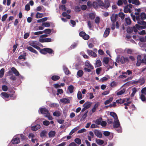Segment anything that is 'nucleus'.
Returning a JSON list of instances; mask_svg holds the SVG:
<instances>
[{"instance_id": "obj_1", "label": "nucleus", "mask_w": 146, "mask_h": 146, "mask_svg": "<svg viewBox=\"0 0 146 146\" xmlns=\"http://www.w3.org/2000/svg\"><path fill=\"white\" fill-rule=\"evenodd\" d=\"M105 3H104L102 1H101L98 3V4L100 6L102 7L105 8L107 9L110 6V3L108 1H106Z\"/></svg>"}, {"instance_id": "obj_2", "label": "nucleus", "mask_w": 146, "mask_h": 146, "mask_svg": "<svg viewBox=\"0 0 146 146\" xmlns=\"http://www.w3.org/2000/svg\"><path fill=\"white\" fill-rule=\"evenodd\" d=\"M135 33L137 32V24H136L135 26L133 27H129L127 28V32L129 33H131L133 31Z\"/></svg>"}, {"instance_id": "obj_3", "label": "nucleus", "mask_w": 146, "mask_h": 146, "mask_svg": "<svg viewBox=\"0 0 146 146\" xmlns=\"http://www.w3.org/2000/svg\"><path fill=\"white\" fill-rule=\"evenodd\" d=\"M79 36L85 40H88L90 38L89 36L83 31L80 32L79 33Z\"/></svg>"}, {"instance_id": "obj_4", "label": "nucleus", "mask_w": 146, "mask_h": 146, "mask_svg": "<svg viewBox=\"0 0 146 146\" xmlns=\"http://www.w3.org/2000/svg\"><path fill=\"white\" fill-rule=\"evenodd\" d=\"M129 59L128 57H124L122 56L120 58V62L121 64H125L126 62L128 63Z\"/></svg>"}, {"instance_id": "obj_5", "label": "nucleus", "mask_w": 146, "mask_h": 146, "mask_svg": "<svg viewBox=\"0 0 146 146\" xmlns=\"http://www.w3.org/2000/svg\"><path fill=\"white\" fill-rule=\"evenodd\" d=\"M14 137L12 139L11 142L13 144H17L20 142V139L18 137Z\"/></svg>"}, {"instance_id": "obj_6", "label": "nucleus", "mask_w": 146, "mask_h": 146, "mask_svg": "<svg viewBox=\"0 0 146 146\" xmlns=\"http://www.w3.org/2000/svg\"><path fill=\"white\" fill-rule=\"evenodd\" d=\"M94 132L96 136L98 137L102 138V134L101 132L98 130L95 129Z\"/></svg>"}, {"instance_id": "obj_7", "label": "nucleus", "mask_w": 146, "mask_h": 146, "mask_svg": "<svg viewBox=\"0 0 146 146\" xmlns=\"http://www.w3.org/2000/svg\"><path fill=\"white\" fill-rule=\"evenodd\" d=\"M120 126V123L118 119L114 120L113 124V127L114 128H117Z\"/></svg>"}, {"instance_id": "obj_8", "label": "nucleus", "mask_w": 146, "mask_h": 146, "mask_svg": "<svg viewBox=\"0 0 146 146\" xmlns=\"http://www.w3.org/2000/svg\"><path fill=\"white\" fill-rule=\"evenodd\" d=\"M38 43L39 42L36 41H33L31 44V45L36 49L39 50L40 49V48L37 45H38Z\"/></svg>"}, {"instance_id": "obj_9", "label": "nucleus", "mask_w": 146, "mask_h": 146, "mask_svg": "<svg viewBox=\"0 0 146 146\" xmlns=\"http://www.w3.org/2000/svg\"><path fill=\"white\" fill-rule=\"evenodd\" d=\"M40 109L41 114L46 115L49 113L48 110L45 108H40Z\"/></svg>"}, {"instance_id": "obj_10", "label": "nucleus", "mask_w": 146, "mask_h": 146, "mask_svg": "<svg viewBox=\"0 0 146 146\" xmlns=\"http://www.w3.org/2000/svg\"><path fill=\"white\" fill-rule=\"evenodd\" d=\"M87 53L89 55H91L92 56L96 57H97L96 54L94 52H93L92 50H87Z\"/></svg>"}, {"instance_id": "obj_11", "label": "nucleus", "mask_w": 146, "mask_h": 146, "mask_svg": "<svg viewBox=\"0 0 146 146\" xmlns=\"http://www.w3.org/2000/svg\"><path fill=\"white\" fill-rule=\"evenodd\" d=\"M110 28H106L104 34V37L106 38L109 35L110 33Z\"/></svg>"}, {"instance_id": "obj_12", "label": "nucleus", "mask_w": 146, "mask_h": 146, "mask_svg": "<svg viewBox=\"0 0 146 146\" xmlns=\"http://www.w3.org/2000/svg\"><path fill=\"white\" fill-rule=\"evenodd\" d=\"M40 128V125L39 124H37L35 126L31 127V129L33 131H36Z\"/></svg>"}, {"instance_id": "obj_13", "label": "nucleus", "mask_w": 146, "mask_h": 146, "mask_svg": "<svg viewBox=\"0 0 146 146\" xmlns=\"http://www.w3.org/2000/svg\"><path fill=\"white\" fill-rule=\"evenodd\" d=\"M126 101L125 99L119 98L118 100H117L116 101V102L118 104H124Z\"/></svg>"}, {"instance_id": "obj_14", "label": "nucleus", "mask_w": 146, "mask_h": 146, "mask_svg": "<svg viewBox=\"0 0 146 146\" xmlns=\"http://www.w3.org/2000/svg\"><path fill=\"white\" fill-rule=\"evenodd\" d=\"M92 103L88 102L85 103L83 105V106L85 107L86 109H88L91 106Z\"/></svg>"}, {"instance_id": "obj_15", "label": "nucleus", "mask_w": 146, "mask_h": 146, "mask_svg": "<svg viewBox=\"0 0 146 146\" xmlns=\"http://www.w3.org/2000/svg\"><path fill=\"white\" fill-rule=\"evenodd\" d=\"M117 17V14L114 15L113 14L111 17V20L113 23H114L116 20V18Z\"/></svg>"}, {"instance_id": "obj_16", "label": "nucleus", "mask_w": 146, "mask_h": 146, "mask_svg": "<svg viewBox=\"0 0 146 146\" xmlns=\"http://www.w3.org/2000/svg\"><path fill=\"white\" fill-rule=\"evenodd\" d=\"M27 49L29 50L30 51L33 52L36 54H38V52L33 48L31 46H29L27 48Z\"/></svg>"}, {"instance_id": "obj_17", "label": "nucleus", "mask_w": 146, "mask_h": 146, "mask_svg": "<svg viewBox=\"0 0 146 146\" xmlns=\"http://www.w3.org/2000/svg\"><path fill=\"white\" fill-rule=\"evenodd\" d=\"M11 71L16 76H18L19 75V74L18 71L14 67H13L11 69Z\"/></svg>"}, {"instance_id": "obj_18", "label": "nucleus", "mask_w": 146, "mask_h": 146, "mask_svg": "<svg viewBox=\"0 0 146 146\" xmlns=\"http://www.w3.org/2000/svg\"><path fill=\"white\" fill-rule=\"evenodd\" d=\"M63 70L65 73L66 75H68L71 74L70 72V71L68 68L65 66L63 67Z\"/></svg>"}, {"instance_id": "obj_19", "label": "nucleus", "mask_w": 146, "mask_h": 146, "mask_svg": "<svg viewBox=\"0 0 146 146\" xmlns=\"http://www.w3.org/2000/svg\"><path fill=\"white\" fill-rule=\"evenodd\" d=\"M0 95L4 99L8 98L9 97V94L5 92H2Z\"/></svg>"}, {"instance_id": "obj_20", "label": "nucleus", "mask_w": 146, "mask_h": 146, "mask_svg": "<svg viewBox=\"0 0 146 146\" xmlns=\"http://www.w3.org/2000/svg\"><path fill=\"white\" fill-rule=\"evenodd\" d=\"M60 101L62 103L64 104H68L70 102V100L66 98L61 99Z\"/></svg>"}, {"instance_id": "obj_21", "label": "nucleus", "mask_w": 146, "mask_h": 146, "mask_svg": "<svg viewBox=\"0 0 146 146\" xmlns=\"http://www.w3.org/2000/svg\"><path fill=\"white\" fill-rule=\"evenodd\" d=\"M123 11L125 13H127L128 12L130 13L131 12L130 9L128 8V5H127L124 7Z\"/></svg>"}, {"instance_id": "obj_22", "label": "nucleus", "mask_w": 146, "mask_h": 146, "mask_svg": "<svg viewBox=\"0 0 146 146\" xmlns=\"http://www.w3.org/2000/svg\"><path fill=\"white\" fill-rule=\"evenodd\" d=\"M80 127L79 126H77L74 129H72L69 133V135H71L74 133L75 132L79 129Z\"/></svg>"}, {"instance_id": "obj_23", "label": "nucleus", "mask_w": 146, "mask_h": 146, "mask_svg": "<svg viewBox=\"0 0 146 146\" xmlns=\"http://www.w3.org/2000/svg\"><path fill=\"white\" fill-rule=\"evenodd\" d=\"M85 66L88 68H90L91 69H93L94 68V67L88 61V62L87 61L86 62L85 64Z\"/></svg>"}, {"instance_id": "obj_24", "label": "nucleus", "mask_w": 146, "mask_h": 146, "mask_svg": "<svg viewBox=\"0 0 146 146\" xmlns=\"http://www.w3.org/2000/svg\"><path fill=\"white\" fill-rule=\"evenodd\" d=\"M96 141L97 144L100 145H101L104 143V141L100 139H96Z\"/></svg>"}, {"instance_id": "obj_25", "label": "nucleus", "mask_w": 146, "mask_h": 146, "mask_svg": "<svg viewBox=\"0 0 146 146\" xmlns=\"http://www.w3.org/2000/svg\"><path fill=\"white\" fill-rule=\"evenodd\" d=\"M110 115L114 118L115 120L118 119V117L116 114L114 112H110Z\"/></svg>"}, {"instance_id": "obj_26", "label": "nucleus", "mask_w": 146, "mask_h": 146, "mask_svg": "<svg viewBox=\"0 0 146 146\" xmlns=\"http://www.w3.org/2000/svg\"><path fill=\"white\" fill-rule=\"evenodd\" d=\"M56 134L55 132L54 131H51L48 133L49 137L50 138L54 137Z\"/></svg>"}, {"instance_id": "obj_27", "label": "nucleus", "mask_w": 146, "mask_h": 146, "mask_svg": "<svg viewBox=\"0 0 146 146\" xmlns=\"http://www.w3.org/2000/svg\"><path fill=\"white\" fill-rule=\"evenodd\" d=\"M84 74L83 71L81 70H78L77 73V75L79 77H82Z\"/></svg>"}, {"instance_id": "obj_28", "label": "nucleus", "mask_w": 146, "mask_h": 146, "mask_svg": "<svg viewBox=\"0 0 146 146\" xmlns=\"http://www.w3.org/2000/svg\"><path fill=\"white\" fill-rule=\"evenodd\" d=\"M95 13H90L89 14L88 16L89 18L91 20H94L95 18Z\"/></svg>"}, {"instance_id": "obj_29", "label": "nucleus", "mask_w": 146, "mask_h": 146, "mask_svg": "<svg viewBox=\"0 0 146 146\" xmlns=\"http://www.w3.org/2000/svg\"><path fill=\"white\" fill-rule=\"evenodd\" d=\"M61 112L58 111H55L53 113V115L54 116L58 117L61 115Z\"/></svg>"}, {"instance_id": "obj_30", "label": "nucleus", "mask_w": 146, "mask_h": 146, "mask_svg": "<svg viewBox=\"0 0 146 146\" xmlns=\"http://www.w3.org/2000/svg\"><path fill=\"white\" fill-rule=\"evenodd\" d=\"M99 105V104L98 102L96 103L95 104V105L94 106V107L92 109V112L94 113L96 111V109L98 107Z\"/></svg>"}, {"instance_id": "obj_31", "label": "nucleus", "mask_w": 146, "mask_h": 146, "mask_svg": "<svg viewBox=\"0 0 146 146\" xmlns=\"http://www.w3.org/2000/svg\"><path fill=\"white\" fill-rule=\"evenodd\" d=\"M47 132L45 130L42 131L40 133V135L41 137H45L46 136Z\"/></svg>"}, {"instance_id": "obj_32", "label": "nucleus", "mask_w": 146, "mask_h": 146, "mask_svg": "<svg viewBox=\"0 0 146 146\" xmlns=\"http://www.w3.org/2000/svg\"><path fill=\"white\" fill-rule=\"evenodd\" d=\"M51 78L52 80L53 81H57L60 78V77L57 75H54L52 76Z\"/></svg>"}, {"instance_id": "obj_33", "label": "nucleus", "mask_w": 146, "mask_h": 146, "mask_svg": "<svg viewBox=\"0 0 146 146\" xmlns=\"http://www.w3.org/2000/svg\"><path fill=\"white\" fill-rule=\"evenodd\" d=\"M74 87L72 85L69 86L68 87V89L69 90L70 93H72L73 92Z\"/></svg>"}, {"instance_id": "obj_34", "label": "nucleus", "mask_w": 146, "mask_h": 146, "mask_svg": "<svg viewBox=\"0 0 146 146\" xmlns=\"http://www.w3.org/2000/svg\"><path fill=\"white\" fill-rule=\"evenodd\" d=\"M102 65V62L100 60H97L96 63L95 67H99Z\"/></svg>"}, {"instance_id": "obj_35", "label": "nucleus", "mask_w": 146, "mask_h": 146, "mask_svg": "<svg viewBox=\"0 0 146 146\" xmlns=\"http://www.w3.org/2000/svg\"><path fill=\"white\" fill-rule=\"evenodd\" d=\"M138 19L137 20V23L139 25H142L143 26H146V22L144 21H139Z\"/></svg>"}, {"instance_id": "obj_36", "label": "nucleus", "mask_w": 146, "mask_h": 146, "mask_svg": "<svg viewBox=\"0 0 146 146\" xmlns=\"http://www.w3.org/2000/svg\"><path fill=\"white\" fill-rule=\"evenodd\" d=\"M145 96V95L143 94H141L140 95V98L142 101L144 102L146 101V98Z\"/></svg>"}, {"instance_id": "obj_37", "label": "nucleus", "mask_w": 146, "mask_h": 146, "mask_svg": "<svg viewBox=\"0 0 146 146\" xmlns=\"http://www.w3.org/2000/svg\"><path fill=\"white\" fill-rule=\"evenodd\" d=\"M113 99L112 97L110 98L108 100H106L104 102V104L106 105L109 104L113 101Z\"/></svg>"}, {"instance_id": "obj_38", "label": "nucleus", "mask_w": 146, "mask_h": 146, "mask_svg": "<svg viewBox=\"0 0 146 146\" xmlns=\"http://www.w3.org/2000/svg\"><path fill=\"white\" fill-rule=\"evenodd\" d=\"M77 96V98L79 100H81L82 98V95L80 91L78 92Z\"/></svg>"}, {"instance_id": "obj_39", "label": "nucleus", "mask_w": 146, "mask_h": 146, "mask_svg": "<svg viewBox=\"0 0 146 146\" xmlns=\"http://www.w3.org/2000/svg\"><path fill=\"white\" fill-rule=\"evenodd\" d=\"M125 21L127 25H130L131 23V20L129 18H125Z\"/></svg>"}, {"instance_id": "obj_40", "label": "nucleus", "mask_w": 146, "mask_h": 146, "mask_svg": "<svg viewBox=\"0 0 146 146\" xmlns=\"http://www.w3.org/2000/svg\"><path fill=\"white\" fill-rule=\"evenodd\" d=\"M5 72V69L2 68L0 70V78H2Z\"/></svg>"}, {"instance_id": "obj_41", "label": "nucleus", "mask_w": 146, "mask_h": 146, "mask_svg": "<svg viewBox=\"0 0 146 146\" xmlns=\"http://www.w3.org/2000/svg\"><path fill=\"white\" fill-rule=\"evenodd\" d=\"M109 62V58L108 57H104L103 59V62H104V63L107 65L108 64Z\"/></svg>"}, {"instance_id": "obj_42", "label": "nucleus", "mask_w": 146, "mask_h": 146, "mask_svg": "<svg viewBox=\"0 0 146 146\" xmlns=\"http://www.w3.org/2000/svg\"><path fill=\"white\" fill-rule=\"evenodd\" d=\"M49 106L52 108H57L59 106V105L56 103H52L49 105Z\"/></svg>"}, {"instance_id": "obj_43", "label": "nucleus", "mask_w": 146, "mask_h": 146, "mask_svg": "<svg viewBox=\"0 0 146 146\" xmlns=\"http://www.w3.org/2000/svg\"><path fill=\"white\" fill-rule=\"evenodd\" d=\"M46 53H48L49 54H52L53 53L54 51L51 48H46Z\"/></svg>"}, {"instance_id": "obj_44", "label": "nucleus", "mask_w": 146, "mask_h": 146, "mask_svg": "<svg viewBox=\"0 0 146 146\" xmlns=\"http://www.w3.org/2000/svg\"><path fill=\"white\" fill-rule=\"evenodd\" d=\"M42 25L45 27H50V25L48 22H44L42 23Z\"/></svg>"}, {"instance_id": "obj_45", "label": "nucleus", "mask_w": 146, "mask_h": 146, "mask_svg": "<svg viewBox=\"0 0 146 146\" xmlns=\"http://www.w3.org/2000/svg\"><path fill=\"white\" fill-rule=\"evenodd\" d=\"M43 31V33H45L46 34H49L51 32V30L50 29H46Z\"/></svg>"}, {"instance_id": "obj_46", "label": "nucleus", "mask_w": 146, "mask_h": 146, "mask_svg": "<svg viewBox=\"0 0 146 146\" xmlns=\"http://www.w3.org/2000/svg\"><path fill=\"white\" fill-rule=\"evenodd\" d=\"M102 120V118L101 117H100L99 118L97 119L95 121V122L96 123V124H97L98 125H99L101 124Z\"/></svg>"}, {"instance_id": "obj_47", "label": "nucleus", "mask_w": 146, "mask_h": 146, "mask_svg": "<svg viewBox=\"0 0 146 146\" xmlns=\"http://www.w3.org/2000/svg\"><path fill=\"white\" fill-rule=\"evenodd\" d=\"M146 28V26H140L137 24V30H140L141 29H144Z\"/></svg>"}, {"instance_id": "obj_48", "label": "nucleus", "mask_w": 146, "mask_h": 146, "mask_svg": "<svg viewBox=\"0 0 146 146\" xmlns=\"http://www.w3.org/2000/svg\"><path fill=\"white\" fill-rule=\"evenodd\" d=\"M125 89H123L121 90H120L119 92H118L117 93V96L121 95L125 93Z\"/></svg>"}, {"instance_id": "obj_49", "label": "nucleus", "mask_w": 146, "mask_h": 146, "mask_svg": "<svg viewBox=\"0 0 146 146\" xmlns=\"http://www.w3.org/2000/svg\"><path fill=\"white\" fill-rule=\"evenodd\" d=\"M9 94V97H11L12 100H14L16 98V95H15L14 94Z\"/></svg>"}, {"instance_id": "obj_50", "label": "nucleus", "mask_w": 146, "mask_h": 146, "mask_svg": "<svg viewBox=\"0 0 146 146\" xmlns=\"http://www.w3.org/2000/svg\"><path fill=\"white\" fill-rule=\"evenodd\" d=\"M42 17L43 14L42 13H40L39 12H37L36 14V17L37 19L41 18Z\"/></svg>"}, {"instance_id": "obj_51", "label": "nucleus", "mask_w": 146, "mask_h": 146, "mask_svg": "<svg viewBox=\"0 0 146 146\" xmlns=\"http://www.w3.org/2000/svg\"><path fill=\"white\" fill-rule=\"evenodd\" d=\"M145 80L143 78H141L137 80V84L140 83V85H142L145 83Z\"/></svg>"}, {"instance_id": "obj_52", "label": "nucleus", "mask_w": 146, "mask_h": 146, "mask_svg": "<svg viewBox=\"0 0 146 146\" xmlns=\"http://www.w3.org/2000/svg\"><path fill=\"white\" fill-rule=\"evenodd\" d=\"M137 89L136 88H134L132 89V93L131 95V96L133 97L134 96L135 94L137 91Z\"/></svg>"}, {"instance_id": "obj_53", "label": "nucleus", "mask_w": 146, "mask_h": 146, "mask_svg": "<svg viewBox=\"0 0 146 146\" xmlns=\"http://www.w3.org/2000/svg\"><path fill=\"white\" fill-rule=\"evenodd\" d=\"M74 141L78 145L80 144L81 143V139L79 138H76L74 140Z\"/></svg>"}, {"instance_id": "obj_54", "label": "nucleus", "mask_w": 146, "mask_h": 146, "mask_svg": "<svg viewBox=\"0 0 146 146\" xmlns=\"http://www.w3.org/2000/svg\"><path fill=\"white\" fill-rule=\"evenodd\" d=\"M117 85V83L115 81H113L111 83L110 86L111 87H114L116 86Z\"/></svg>"}, {"instance_id": "obj_55", "label": "nucleus", "mask_w": 146, "mask_h": 146, "mask_svg": "<svg viewBox=\"0 0 146 146\" xmlns=\"http://www.w3.org/2000/svg\"><path fill=\"white\" fill-rule=\"evenodd\" d=\"M146 15L145 13H142L140 15V17L141 19L143 20L145 19V17H146Z\"/></svg>"}, {"instance_id": "obj_56", "label": "nucleus", "mask_w": 146, "mask_h": 146, "mask_svg": "<svg viewBox=\"0 0 146 146\" xmlns=\"http://www.w3.org/2000/svg\"><path fill=\"white\" fill-rule=\"evenodd\" d=\"M142 94L145 95L146 96V87L143 88L141 91Z\"/></svg>"}, {"instance_id": "obj_57", "label": "nucleus", "mask_w": 146, "mask_h": 146, "mask_svg": "<svg viewBox=\"0 0 146 146\" xmlns=\"http://www.w3.org/2000/svg\"><path fill=\"white\" fill-rule=\"evenodd\" d=\"M74 10L76 12H79L81 11V9L78 6H75Z\"/></svg>"}, {"instance_id": "obj_58", "label": "nucleus", "mask_w": 146, "mask_h": 146, "mask_svg": "<svg viewBox=\"0 0 146 146\" xmlns=\"http://www.w3.org/2000/svg\"><path fill=\"white\" fill-rule=\"evenodd\" d=\"M95 23L97 24H99L100 22V18L98 17H97L96 18L95 20Z\"/></svg>"}, {"instance_id": "obj_59", "label": "nucleus", "mask_w": 146, "mask_h": 146, "mask_svg": "<svg viewBox=\"0 0 146 146\" xmlns=\"http://www.w3.org/2000/svg\"><path fill=\"white\" fill-rule=\"evenodd\" d=\"M119 16L122 19H123L125 17V15L124 13L122 12L120 13L119 14Z\"/></svg>"}, {"instance_id": "obj_60", "label": "nucleus", "mask_w": 146, "mask_h": 146, "mask_svg": "<svg viewBox=\"0 0 146 146\" xmlns=\"http://www.w3.org/2000/svg\"><path fill=\"white\" fill-rule=\"evenodd\" d=\"M7 17V14H6L3 15L2 18L1 20L2 21H5Z\"/></svg>"}, {"instance_id": "obj_61", "label": "nucleus", "mask_w": 146, "mask_h": 146, "mask_svg": "<svg viewBox=\"0 0 146 146\" xmlns=\"http://www.w3.org/2000/svg\"><path fill=\"white\" fill-rule=\"evenodd\" d=\"M46 48H44L43 49H41L40 50V52L43 54H46Z\"/></svg>"}, {"instance_id": "obj_62", "label": "nucleus", "mask_w": 146, "mask_h": 146, "mask_svg": "<svg viewBox=\"0 0 146 146\" xmlns=\"http://www.w3.org/2000/svg\"><path fill=\"white\" fill-rule=\"evenodd\" d=\"M3 90L4 91H7L8 90V87L7 86L5 85H3L2 87Z\"/></svg>"}, {"instance_id": "obj_63", "label": "nucleus", "mask_w": 146, "mask_h": 146, "mask_svg": "<svg viewBox=\"0 0 146 146\" xmlns=\"http://www.w3.org/2000/svg\"><path fill=\"white\" fill-rule=\"evenodd\" d=\"M101 71L102 68H98L96 70V73L98 74H99Z\"/></svg>"}, {"instance_id": "obj_64", "label": "nucleus", "mask_w": 146, "mask_h": 146, "mask_svg": "<svg viewBox=\"0 0 146 146\" xmlns=\"http://www.w3.org/2000/svg\"><path fill=\"white\" fill-rule=\"evenodd\" d=\"M141 62L142 63H144L145 64H146V56H144V58L142 59Z\"/></svg>"}]
</instances>
